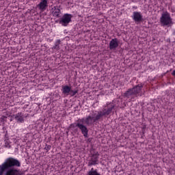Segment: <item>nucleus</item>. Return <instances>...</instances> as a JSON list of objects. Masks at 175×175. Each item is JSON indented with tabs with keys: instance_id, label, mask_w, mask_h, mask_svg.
Segmentation results:
<instances>
[{
	"instance_id": "1",
	"label": "nucleus",
	"mask_w": 175,
	"mask_h": 175,
	"mask_svg": "<svg viewBox=\"0 0 175 175\" xmlns=\"http://www.w3.org/2000/svg\"><path fill=\"white\" fill-rule=\"evenodd\" d=\"M21 167V162L18 159L8 157L0 165V175H23L21 170L17 167Z\"/></svg>"
},
{
	"instance_id": "2",
	"label": "nucleus",
	"mask_w": 175,
	"mask_h": 175,
	"mask_svg": "<svg viewBox=\"0 0 175 175\" xmlns=\"http://www.w3.org/2000/svg\"><path fill=\"white\" fill-rule=\"evenodd\" d=\"M113 109L114 105H111V107L104 108L102 111H98L95 118L92 117L91 116H88L86 118H82L79 120V121L83 124L85 123L86 125L90 126V125H92V121L94 122H96V121H99L102 117H106L109 116L111 111H113Z\"/></svg>"
},
{
	"instance_id": "3",
	"label": "nucleus",
	"mask_w": 175,
	"mask_h": 175,
	"mask_svg": "<svg viewBox=\"0 0 175 175\" xmlns=\"http://www.w3.org/2000/svg\"><path fill=\"white\" fill-rule=\"evenodd\" d=\"M143 85H137L133 88H129L124 94V96L126 98H130V96H137V94L142 92Z\"/></svg>"
},
{
	"instance_id": "4",
	"label": "nucleus",
	"mask_w": 175,
	"mask_h": 175,
	"mask_svg": "<svg viewBox=\"0 0 175 175\" xmlns=\"http://www.w3.org/2000/svg\"><path fill=\"white\" fill-rule=\"evenodd\" d=\"M73 15L70 14H64L62 18H59V24L63 27H68L69 23H72V18Z\"/></svg>"
},
{
	"instance_id": "5",
	"label": "nucleus",
	"mask_w": 175,
	"mask_h": 175,
	"mask_svg": "<svg viewBox=\"0 0 175 175\" xmlns=\"http://www.w3.org/2000/svg\"><path fill=\"white\" fill-rule=\"evenodd\" d=\"M160 23L164 26L170 25V24H172V18L170 17V14H169L167 12L162 14L161 17L160 18Z\"/></svg>"
},
{
	"instance_id": "6",
	"label": "nucleus",
	"mask_w": 175,
	"mask_h": 175,
	"mask_svg": "<svg viewBox=\"0 0 175 175\" xmlns=\"http://www.w3.org/2000/svg\"><path fill=\"white\" fill-rule=\"evenodd\" d=\"M98 159H99L98 152H95L94 153L92 154L91 159L89 160L88 166L98 165V162H99Z\"/></svg>"
},
{
	"instance_id": "7",
	"label": "nucleus",
	"mask_w": 175,
	"mask_h": 175,
	"mask_svg": "<svg viewBox=\"0 0 175 175\" xmlns=\"http://www.w3.org/2000/svg\"><path fill=\"white\" fill-rule=\"evenodd\" d=\"M11 117L10 121H13V120H16V122H20L23 124L24 122V114L22 112H19L16 114H13L10 116Z\"/></svg>"
},
{
	"instance_id": "8",
	"label": "nucleus",
	"mask_w": 175,
	"mask_h": 175,
	"mask_svg": "<svg viewBox=\"0 0 175 175\" xmlns=\"http://www.w3.org/2000/svg\"><path fill=\"white\" fill-rule=\"evenodd\" d=\"M132 18L135 23H143V21H144L143 15L139 12H134L133 13Z\"/></svg>"
},
{
	"instance_id": "9",
	"label": "nucleus",
	"mask_w": 175,
	"mask_h": 175,
	"mask_svg": "<svg viewBox=\"0 0 175 175\" xmlns=\"http://www.w3.org/2000/svg\"><path fill=\"white\" fill-rule=\"evenodd\" d=\"M77 126L84 137H88V129L87 126L84 125L83 123H77Z\"/></svg>"
},
{
	"instance_id": "10",
	"label": "nucleus",
	"mask_w": 175,
	"mask_h": 175,
	"mask_svg": "<svg viewBox=\"0 0 175 175\" xmlns=\"http://www.w3.org/2000/svg\"><path fill=\"white\" fill-rule=\"evenodd\" d=\"M119 43H120V41H118V39L117 38L112 39L109 42V49L116 50V49L118 47Z\"/></svg>"
},
{
	"instance_id": "11",
	"label": "nucleus",
	"mask_w": 175,
	"mask_h": 175,
	"mask_svg": "<svg viewBox=\"0 0 175 175\" xmlns=\"http://www.w3.org/2000/svg\"><path fill=\"white\" fill-rule=\"evenodd\" d=\"M48 7L49 5L47 4V0H41L40 3L38 5V8L41 10V12H44Z\"/></svg>"
},
{
	"instance_id": "12",
	"label": "nucleus",
	"mask_w": 175,
	"mask_h": 175,
	"mask_svg": "<svg viewBox=\"0 0 175 175\" xmlns=\"http://www.w3.org/2000/svg\"><path fill=\"white\" fill-rule=\"evenodd\" d=\"M52 16L53 17H57L59 18L61 17V10L58 8V6H55L52 8V12H51Z\"/></svg>"
},
{
	"instance_id": "13",
	"label": "nucleus",
	"mask_w": 175,
	"mask_h": 175,
	"mask_svg": "<svg viewBox=\"0 0 175 175\" xmlns=\"http://www.w3.org/2000/svg\"><path fill=\"white\" fill-rule=\"evenodd\" d=\"M71 90H72V87L70 86H68V85L62 86V94L68 96V95L70 94Z\"/></svg>"
},
{
	"instance_id": "14",
	"label": "nucleus",
	"mask_w": 175,
	"mask_h": 175,
	"mask_svg": "<svg viewBox=\"0 0 175 175\" xmlns=\"http://www.w3.org/2000/svg\"><path fill=\"white\" fill-rule=\"evenodd\" d=\"M59 44H61V40H57L53 46L55 50H59Z\"/></svg>"
},
{
	"instance_id": "15",
	"label": "nucleus",
	"mask_w": 175,
	"mask_h": 175,
	"mask_svg": "<svg viewBox=\"0 0 175 175\" xmlns=\"http://www.w3.org/2000/svg\"><path fill=\"white\" fill-rule=\"evenodd\" d=\"M77 92H79V90H72L71 89L69 95H70V96H75V95H76Z\"/></svg>"
},
{
	"instance_id": "16",
	"label": "nucleus",
	"mask_w": 175,
	"mask_h": 175,
	"mask_svg": "<svg viewBox=\"0 0 175 175\" xmlns=\"http://www.w3.org/2000/svg\"><path fill=\"white\" fill-rule=\"evenodd\" d=\"M51 146L46 144L44 150H46V152H48L49 150H51Z\"/></svg>"
},
{
	"instance_id": "17",
	"label": "nucleus",
	"mask_w": 175,
	"mask_h": 175,
	"mask_svg": "<svg viewBox=\"0 0 175 175\" xmlns=\"http://www.w3.org/2000/svg\"><path fill=\"white\" fill-rule=\"evenodd\" d=\"M76 126H77L79 128L77 123H72L70 125V128H76Z\"/></svg>"
},
{
	"instance_id": "18",
	"label": "nucleus",
	"mask_w": 175,
	"mask_h": 175,
	"mask_svg": "<svg viewBox=\"0 0 175 175\" xmlns=\"http://www.w3.org/2000/svg\"><path fill=\"white\" fill-rule=\"evenodd\" d=\"M5 147H6L7 148H10V144L9 143V142L5 141Z\"/></svg>"
},
{
	"instance_id": "19",
	"label": "nucleus",
	"mask_w": 175,
	"mask_h": 175,
	"mask_svg": "<svg viewBox=\"0 0 175 175\" xmlns=\"http://www.w3.org/2000/svg\"><path fill=\"white\" fill-rule=\"evenodd\" d=\"M5 118H8V117L5 116H2L1 118H0L1 121H5Z\"/></svg>"
},
{
	"instance_id": "20",
	"label": "nucleus",
	"mask_w": 175,
	"mask_h": 175,
	"mask_svg": "<svg viewBox=\"0 0 175 175\" xmlns=\"http://www.w3.org/2000/svg\"><path fill=\"white\" fill-rule=\"evenodd\" d=\"M172 76H175V70H173V72H172Z\"/></svg>"
},
{
	"instance_id": "21",
	"label": "nucleus",
	"mask_w": 175,
	"mask_h": 175,
	"mask_svg": "<svg viewBox=\"0 0 175 175\" xmlns=\"http://www.w3.org/2000/svg\"><path fill=\"white\" fill-rule=\"evenodd\" d=\"M55 23H59V19L55 21Z\"/></svg>"
},
{
	"instance_id": "22",
	"label": "nucleus",
	"mask_w": 175,
	"mask_h": 175,
	"mask_svg": "<svg viewBox=\"0 0 175 175\" xmlns=\"http://www.w3.org/2000/svg\"><path fill=\"white\" fill-rule=\"evenodd\" d=\"M88 140V142H91V138H89Z\"/></svg>"
}]
</instances>
